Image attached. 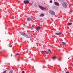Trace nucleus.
Segmentation results:
<instances>
[{
    "mask_svg": "<svg viewBox=\"0 0 73 73\" xmlns=\"http://www.w3.org/2000/svg\"><path fill=\"white\" fill-rule=\"evenodd\" d=\"M20 33L23 36H25L27 38H31V37H32V34H25V33H24L22 32H20Z\"/></svg>",
    "mask_w": 73,
    "mask_h": 73,
    "instance_id": "f257e3e1",
    "label": "nucleus"
},
{
    "mask_svg": "<svg viewBox=\"0 0 73 73\" xmlns=\"http://www.w3.org/2000/svg\"><path fill=\"white\" fill-rule=\"evenodd\" d=\"M62 5L63 7H64V8H67V6H68V4H67V3H66V2H64V4H62Z\"/></svg>",
    "mask_w": 73,
    "mask_h": 73,
    "instance_id": "f03ea898",
    "label": "nucleus"
},
{
    "mask_svg": "<svg viewBox=\"0 0 73 73\" xmlns=\"http://www.w3.org/2000/svg\"><path fill=\"white\" fill-rule=\"evenodd\" d=\"M49 13L52 15H55L56 14V13H55V12H54L52 11L51 10H50L49 11Z\"/></svg>",
    "mask_w": 73,
    "mask_h": 73,
    "instance_id": "7ed1b4c3",
    "label": "nucleus"
},
{
    "mask_svg": "<svg viewBox=\"0 0 73 73\" xmlns=\"http://www.w3.org/2000/svg\"><path fill=\"white\" fill-rule=\"evenodd\" d=\"M38 7L41 9V10H43L44 11H45L46 9L45 8L43 7L40 6V5H38Z\"/></svg>",
    "mask_w": 73,
    "mask_h": 73,
    "instance_id": "20e7f679",
    "label": "nucleus"
},
{
    "mask_svg": "<svg viewBox=\"0 0 73 73\" xmlns=\"http://www.w3.org/2000/svg\"><path fill=\"white\" fill-rule=\"evenodd\" d=\"M24 3L25 4H28L29 3V1L26 0L24 1Z\"/></svg>",
    "mask_w": 73,
    "mask_h": 73,
    "instance_id": "39448f33",
    "label": "nucleus"
},
{
    "mask_svg": "<svg viewBox=\"0 0 73 73\" xmlns=\"http://www.w3.org/2000/svg\"><path fill=\"white\" fill-rule=\"evenodd\" d=\"M54 3L55 4V5H56V6H60V4L58 2H54Z\"/></svg>",
    "mask_w": 73,
    "mask_h": 73,
    "instance_id": "423d86ee",
    "label": "nucleus"
},
{
    "mask_svg": "<svg viewBox=\"0 0 73 73\" xmlns=\"http://www.w3.org/2000/svg\"><path fill=\"white\" fill-rule=\"evenodd\" d=\"M41 29V27H38L36 28V29L37 31H38L39 30H40Z\"/></svg>",
    "mask_w": 73,
    "mask_h": 73,
    "instance_id": "0eeeda50",
    "label": "nucleus"
},
{
    "mask_svg": "<svg viewBox=\"0 0 73 73\" xmlns=\"http://www.w3.org/2000/svg\"><path fill=\"white\" fill-rule=\"evenodd\" d=\"M32 19V17H31L28 18L27 19V21H30L31 19Z\"/></svg>",
    "mask_w": 73,
    "mask_h": 73,
    "instance_id": "6e6552de",
    "label": "nucleus"
},
{
    "mask_svg": "<svg viewBox=\"0 0 73 73\" xmlns=\"http://www.w3.org/2000/svg\"><path fill=\"white\" fill-rule=\"evenodd\" d=\"M62 34V33L60 32V33H56L55 34V35H61Z\"/></svg>",
    "mask_w": 73,
    "mask_h": 73,
    "instance_id": "1a4fd4ad",
    "label": "nucleus"
},
{
    "mask_svg": "<svg viewBox=\"0 0 73 73\" xmlns=\"http://www.w3.org/2000/svg\"><path fill=\"white\" fill-rule=\"evenodd\" d=\"M45 51H41V53L42 54H45Z\"/></svg>",
    "mask_w": 73,
    "mask_h": 73,
    "instance_id": "9d476101",
    "label": "nucleus"
},
{
    "mask_svg": "<svg viewBox=\"0 0 73 73\" xmlns=\"http://www.w3.org/2000/svg\"><path fill=\"white\" fill-rule=\"evenodd\" d=\"M40 17H43V16H44V14H41L40 15Z\"/></svg>",
    "mask_w": 73,
    "mask_h": 73,
    "instance_id": "9b49d317",
    "label": "nucleus"
},
{
    "mask_svg": "<svg viewBox=\"0 0 73 73\" xmlns=\"http://www.w3.org/2000/svg\"><path fill=\"white\" fill-rule=\"evenodd\" d=\"M57 58V57L56 56H54L52 57V58L54 60H55V59H56V58Z\"/></svg>",
    "mask_w": 73,
    "mask_h": 73,
    "instance_id": "f8f14e48",
    "label": "nucleus"
},
{
    "mask_svg": "<svg viewBox=\"0 0 73 73\" xmlns=\"http://www.w3.org/2000/svg\"><path fill=\"white\" fill-rule=\"evenodd\" d=\"M62 44H63V45H66V42H62Z\"/></svg>",
    "mask_w": 73,
    "mask_h": 73,
    "instance_id": "ddd939ff",
    "label": "nucleus"
},
{
    "mask_svg": "<svg viewBox=\"0 0 73 73\" xmlns=\"http://www.w3.org/2000/svg\"><path fill=\"white\" fill-rule=\"evenodd\" d=\"M72 24L71 23H68V25H69V26L70 25H72Z\"/></svg>",
    "mask_w": 73,
    "mask_h": 73,
    "instance_id": "4468645a",
    "label": "nucleus"
},
{
    "mask_svg": "<svg viewBox=\"0 0 73 73\" xmlns=\"http://www.w3.org/2000/svg\"><path fill=\"white\" fill-rule=\"evenodd\" d=\"M9 73H13V71L12 70H11Z\"/></svg>",
    "mask_w": 73,
    "mask_h": 73,
    "instance_id": "2eb2a0df",
    "label": "nucleus"
},
{
    "mask_svg": "<svg viewBox=\"0 0 73 73\" xmlns=\"http://www.w3.org/2000/svg\"><path fill=\"white\" fill-rule=\"evenodd\" d=\"M45 54H49V52H46V51H45Z\"/></svg>",
    "mask_w": 73,
    "mask_h": 73,
    "instance_id": "dca6fc26",
    "label": "nucleus"
},
{
    "mask_svg": "<svg viewBox=\"0 0 73 73\" xmlns=\"http://www.w3.org/2000/svg\"><path fill=\"white\" fill-rule=\"evenodd\" d=\"M24 27L25 28H27V26H25V25H24Z\"/></svg>",
    "mask_w": 73,
    "mask_h": 73,
    "instance_id": "f3484780",
    "label": "nucleus"
},
{
    "mask_svg": "<svg viewBox=\"0 0 73 73\" xmlns=\"http://www.w3.org/2000/svg\"><path fill=\"white\" fill-rule=\"evenodd\" d=\"M33 28H34L33 27H31V29H32V30L33 29Z\"/></svg>",
    "mask_w": 73,
    "mask_h": 73,
    "instance_id": "a211bd4d",
    "label": "nucleus"
},
{
    "mask_svg": "<svg viewBox=\"0 0 73 73\" xmlns=\"http://www.w3.org/2000/svg\"><path fill=\"white\" fill-rule=\"evenodd\" d=\"M52 2H53V1L52 0H51V1H50V3H52Z\"/></svg>",
    "mask_w": 73,
    "mask_h": 73,
    "instance_id": "6ab92c4d",
    "label": "nucleus"
},
{
    "mask_svg": "<svg viewBox=\"0 0 73 73\" xmlns=\"http://www.w3.org/2000/svg\"><path fill=\"white\" fill-rule=\"evenodd\" d=\"M7 72V70H5L3 72V73H6Z\"/></svg>",
    "mask_w": 73,
    "mask_h": 73,
    "instance_id": "aec40b11",
    "label": "nucleus"
},
{
    "mask_svg": "<svg viewBox=\"0 0 73 73\" xmlns=\"http://www.w3.org/2000/svg\"><path fill=\"white\" fill-rule=\"evenodd\" d=\"M15 54L16 56H17V55H19V54L18 53H16Z\"/></svg>",
    "mask_w": 73,
    "mask_h": 73,
    "instance_id": "412c9836",
    "label": "nucleus"
},
{
    "mask_svg": "<svg viewBox=\"0 0 73 73\" xmlns=\"http://www.w3.org/2000/svg\"><path fill=\"white\" fill-rule=\"evenodd\" d=\"M9 47H10V48H12V45H11L10 46H9Z\"/></svg>",
    "mask_w": 73,
    "mask_h": 73,
    "instance_id": "4be33fe9",
    "label": "nucleus"
},
{
    "mask_svg": "<svg viewBox=\"0 0 73 73\" xmlns=\"http://www.w3.org/2000/svg\"><path fill=\"white\" fill-rule=\"evenodd\" d=\"M48 50L50 52H51V50H50V49H48Z\"/></svg>",
    "mask_w": 73,
    "mask_h": 73,
    "instance_id": "5701e85b",
    "label": "nucleus"
},
{
    "mask_svg": "<svg viewBox=\"0 0 73 73\" xmlns=\"http://www.w3.org/2000/svg\"><path fill=\"white\" fill-rule=\"evenodd\" d=\"M25 73V72L24 71H23L22 72V73Z\"/></svg>",
    "mask_w": 73,
    "mask_h": 73,
    "instance_id": "b1692460",
    "label": "nucleus"
},
{
    "mask_svg": "<svg viewBox=\"0 0 73 73\" xmlns=\"http://www.w3.org/2000/svg\"><path fill=\"white\" fill-rule=\"evenodd\" d=\"M66 73H69V72L67 71L66 72Z\"/></svg>",
    "mask_w": 73,
    "mask_h": 73,
    "instance_id": "393cba45",
    "label": "nucleus"
},
{
    "mask_svg": "<svg viewBox=\"0 0 73 73\" xmlns=\"http://www.w3.org/2000/svg\"><path fill=\"white\" fill-rule=\"evenodd\" d=\"M72 35H73V34H72Z\"/></svg>",
    "mask_w": 73,
    "mask_h": 73,
    "instance_id": "a878e982",
    "label": "nucleus"
}]
</instances>
